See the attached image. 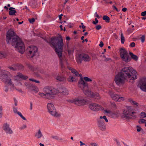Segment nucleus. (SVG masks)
Wrapping results in <instances>:
<instances>
[{
	"instance_id": "nucleus-1",
	"label": "nucleus",
	"mask_w": 146,
	"mask_h": 146,
	"mask_svg": "<svg viewBox=\"0 0 146 146\" xmlns=\"http://www.w3.org/2000/svg\"><path fill=\"white\" fill-rule=\"evenodd\" d=\"M137 73L131 67H125L116 76L115 81L117 85H120L124 84L127 78L134 80L137 78Z\"/></svg>"
},
{
	"instance_id": "nucleus-2",
	"label": "nucleus",
	"mask_w": 146,
	"mask_h": 146,
	"mask_svg": "<svg viewBox=\"0 0 146 146\" xmlns=\"http://www.w3.org/2000/svg\"><path fill=\"white\" fill-rule=\"evenodd\" d=\"M9 75H11V74L9 72L5 70H2L0 72V79L5 84L10 86L11 90H14L15 87L11 78L9 76Z\"/></svg>"
},
{
	"instance_id": "nucleus-3",
	"label": "nucleus",
	"mask_w": 146,
	"mask_h": 146,
	"mask_svg": "<svg viewBox=\"0 0 146 146\" xmlns=\"http://www.w3.org/2000/svg\"><path fill=\"white\" fill-rule=\"evenodd\" d=\"M44 93H39V95L43 98L50 99L52 98L53 96L56 95L57 91L54 88L46 87L44 89Z\"/></svg>"
},
{
	"instance_id": "nucleus-4",
	"label": "nucleus",
	"mask_w": 146,
	"mask_h": 146,
	"mask_svg": "<svg viewBox=\"0 0 146 146\" xmlns=\"http://www.w3.org/2000/svg\"><path fill=\"white\" fill-rule=\"evenodd\" d=\"M46 41L50 46H64L62 37L61 35L58 36H54L46 40Z\"/></svg>"
},
{
	"instance_id": "nucleus-5",
	"label": "nucleus",
	"mask_w": 146,
	"mask_h": 146,
	"mask_svg": "<svg viewBox=\"0 0 146 146\" xmlns=\"http://www.w3.org/2000/svg\"><path fill=\"white\" fill-rule=\"evenodd\" d=\"M7 40V43L11 42L16 46H18V36H17L15 32L11 30L8 31L6 35Z\"/></svg>"
},
{
	"instance_id": "nucleus-6",
	"label": "nucleus",
	"mask_w": 146,
	"mask_h": 146,
	"mask_svg": "<svg viewBox=\"0 0 146 146\" xmlns=\"http://www.w3.org/2000/svg\"><path fill=\"white\" fill-rule=\"evenodd\" d=\"M122 117L124 119H135L136 118V113L134 112L130 107H128L123 111Z\"/></svg>"
},
{
	"instance_id": "nucleus-7",
	"label": "nucleus",
	"mask_w": 146,
	"mask_h": 146,
	"mask_svg": "<svg viewBox=\"0 0 146 146\" xmlns=\"http://www.w3.org/2000/svg\"><path fill=\"white\" fill-rule=\"evenodd\" d=\"M48 110L49 113L52 116L56 117L60 116V114L58 113L54 106L51 103H48L47 106Z\"/></svg>"
},
{
	"instance_id": "nucleus-8",
	"label": "nucleus",
	"mask_w": 146,
	"mask_h": 146,
	"mask_svg": "<svg viewBox=\"0 0 146 146\" xmlns=\"http://www.w3.org/2000/svg\"><path fill=\"white\" fill-rule=\"evenodd\" d=\"M120 55L122 60L126 62H129L131 58L129 57L127 52L123 48H121L120 50Z\"/></svg>"
},
{
	"instance_id": "nucleus-9",
	"label": "nucleus",
	"mask_w": 146,
	"mask_h": 146,
	"mask_svg": "<svg viewBox=\"0 0 146 146\" xmlns=\"http://www.w3.org/2000/svg\"><path fill=\"white\" fill-rule=\"evenodd\" d=\"M90 58L87 54L82 53L79 54L76 60L78 63H81L82 60L85 62H89L90 61Z\"/></svg>"
},
{
	"instance_id": "nucleus-10",
	"label": "nucleus",
	"mask_w": 146,
	"mask_h": 146,
	"mask_svg": "<svg viewBox=\"0 0 146 146\" xmlns=\"http://www.w3.org/2000/svg\"><path fill=\"white\" fill-rule=\"evenodd\" d=\"M142 90L146 92V78H142L140 79L137 85Z\"/></svg>"
},
{
	"instance_id": "nucleus-11",
	"label": "nucleus",
	"mask_w": 146,
	"mask_h": 146,
	"mask_svg": "<svg viewBox=\"0 0 146 146\" xmlns=\"http://www.w3.org/2000/svg\"><path fill=\"white\" fill-rule=\"evenodd\" d=\"M30 50L27 54V56L28 58H32L37 53L38 48L36 46H29Z\"/></svg>"
},
{
	"instance_id": "nucleus-12",
	"label": "nucleus",
	"mask_w": 146,
	"mask_h": 146,
	"mask_svg": "<svg viewBox=\"0 0 146 146\" xmlns=\"http://www.w3.org/2000/svg\"><path fill=\"white\" fill-rule=\"evenodd\" d=\"M86 102V100L82 99L80 97L76 98L72 100V103L78 106L85 104Z\"/></svg>"
},
{
	"instance_id": "nucleus-13",
	"label": "nucleus",
	"mask_w": 146,
	"mask_h": 146,
	"mask_svg": "<svg viewBox=\"0 0 146 146\" xmlns=\"http://www.w3.org/2000/svg\"><path fill=\"white\" fill-rule=\"evenodd\" d=\"M109 94L111 98L115 101L120 102L124 100V98L123 97H120L118 95L115 94L111 91H110Z\"/></svg>"
},
{
	"instance_id": "nucleus-14",
	"label": "nucleus",
	"mask_w": 146,
	"mask_h": 146,
	"mask_svg": "<svg viewBox=\"0 0 146 146\" xmlns=\"http://www.w3.org/2000/svg\"><path fill=\"white\" fill-rule=\"evenodd\" d=\"M89 107L91 110L94 111H97L103 109V108L101 106L96 103L90 104L89 105Z\"/></svg>"
},
{
	"instance_id": "nucleus-15",
	"label": "nucleus",
	"mask_w": 146,
	"mask_h": 146,
	"mask_svg": "<svg viewBox=\"0 0 146 146\" xmlns=\"http://www.w3.org/2000/svg\"><path fill=\"white\" fill-rule=\"evenodd\" d=\"M55 51L58 57L62 58V46H52Z\"/></svg>"
},
{
	"instance_id": "nucleus-16",
	"label": "nucleus",
	"mask_w": 146,
	"mask_h": 146,
	"mask_svg": "<svg viewBox=\"0 0 146 146\" xmlns=\"http://www.w3.org/2000/svg\"><path fill=\"white\" fill-rule=\"evenodd\" d=\"M57 91L56 95L58 92L64 95H68L69 94V91L68 90L64 87L61 86L59 88L58 90L55 89Z\"/></svg>"
},
{
	"instance_id": "nucleus-17",
	"label": "nucleus",
	"mask_w": 146,
	"mask_h": 146,
	"mask_svg": "<svg viewBox=\"0 0 146 146\" xmlns=\"http://www.w3.org/2000/svg\"><path fill=\"white\" fill-rule=\"evenodd\" d=\"M98 122L99 128L102 131H105L106 129V126L103 120L99 119Z\"/></svg>"
},
{
	"instance_id": "nucleus-18",
	"label": "nucleus",
	"mask_w": 146,
	"mask_h": 146,
	"mask_svg": "<svg viewBox=\"0 0 146 146\" xmlns=\"http://www.w3.org/2000/svg\"><path fill=\"white\" fill-rule=\"evenodd\" d=\"M25 85L29 90L35 91L37 90L36 87L34 86L32 84L29 82H26L25 83Z\"/></svg>"
},
{
	"instance_id": "nucleus-19",
	"label": "nucleus",
	"mask_w": 146,
	"mask_h": 146,
	"mask_svg": "<svg viewBox=\"0 0 146 146\" xmlns=\"http://www.w3.org/2000/svg\"><path fill=\"white\" fill-rule=\"evenodd\" d=\"M82 87L83 88L82 89V90L84 91V93L88 97L92 98L93 92L88 89V86L87 88L84 87L83 86Z\"/></svg>"
},
{
	"instance_id": "nucleus-20",
	"label": "nucleus",
	"mask_w": 146,
	"mask_h": 146,
	"mask_svg": "<svg viewBox=\"0 0 146 146\" xmlns=\"http://www.w3.org/2000/svg\"><path fill=\"white\" fill-rule=\"evenodd\" d=\"M79 76L81 77L80 80L78 82V86L80 87H81L80 85L81 84L83 86H84V87L86 88H88V83L86 82H85L83 79L82 77V75L81 74H79Z\"/></svg>"
},
{
	"instance_id": "nucleus-21",
	"label": "nucleus",
	"mask_w": 146,
	"mask_h": 146,
	"mask_svg": "<svg viewBox=\"0 0 146 146\" xmlns=\"http://www.w3.org/2000/svg\"><path fill=\"white\" fill-rule=\"evenodd\" d=\"M3 126V129L5 131L6 133L9 134H11L12 133V131L9 127L8 124L6 123L4 124Z\"/></svg>"
},
{
	"instance_id": "nucleus-22",
	"label": "nucleus",
	"mask_w": 146,
	"mask_h": 146,
	"mask_svg": "<svg viewBox=\"0 0 146 146\" xmlns=\"http://www.w3.org/2000/svg\"><path fill=\"white\" fill-rule=\"evenodd\" d=\"M28 78V76L22 74L21 73H19V84L20 85H22V83L20 82H19L21 80H25Z\"/></svg>"
},
{
	"instance_id": "nucleus-23",
	"label": "nucleus",
	"mask_w": 146,
	"mask_h": 146,
	"mask_svg": "<svg viewBox=\"0 0 146 146\" xmlns=\"http://www.w3.org/2000/svg\"><path fill=\"white\" fill-rule=\"evenodd\" d=\"M78 78L74 76H70L67 79L68 81L69 82H76L77 81Z\"/></svg>"
},
{
	"instance_id": "nucleus-24",
	"label": "nucleus",
	"mask_w": 146,
	"mask_h": 146,
	"mask_svg": "<svg viewBox=\"0 0 146 146\" xmlns=\"http://www.w3.org/2000/svg\"><path fill=\"white\" fill-rule=\"evenodd\" d=\"M56 79L60 82H65L66 81V78L63 76L58 75L55 77Z\"/></svg>"
},
{
	"instance_id": "nucleus-25",
	"label": "nucleus",
	"mask_w": 146,
	"mask_h": 146,
	"mask_svg": "<svg viewBox=\"0 0 146 146\" xmlns=\"http://www.w3.org/2000/svg\"><path fill=\"white\" fill-rule=\"evenodd\" d=\"M43 136L42 134L40 129H39L35 135V137L38 139L40 138Z\"/></svg>"
},
{
	"instance_id": "nucleus-26",
	"label": "nucleus",
	"mask_w": 146,
	"mask_h": 146,
	"mask_svg": "<svg viewBox=\"0 0 146 146\" xmlns=\"http://www.w3.org/2000/svg\"><path fill=\"white\" fill-rule=\"evenodd\" d=\"M8 68L11 70L13 71L17 70L18 68V66L17 65H13L11 66H9Z\"/></svg>"
},
{
	"instance_id": "nucleus-27",
	"label": "nucleus",
	"mask_w": 146,
	"mask_h": 146,
	"mask_svg": "<svg viewBox=\"0 0 146 146\" xmlns=\"http://www.w3.org/2000/svg\"><path fill=\"white\" fill-rule=\"evenodd\" d=\"M15 8L13 7H10L9 9V14L11 15H15V13H16V11L15 10Z\"/></svg>"
},
{
	"instance_id": "nucleus-28",
	"label": "nucleus",
	"mask_w": 146,
	"mask_h": 146,
	"mask_svg": "<svg viewBox=\"0 0 146 146\" xmlns=\"http://www.w3.org/2000/svg\"><path fill=\"white\" fill-rule=\"evenodd\" d=\"M134 26L133 25H131L129 27L127 30V32L128 34H130L133 32L134 30Z\"/></svg>"
},
{
	"instance_id": "nucleus-29",
	"label": "nucleus",
	"mask_w": 146,
	"mask_h": 146,
	"mask_svg": "<svg viewBox=\"0 0 146 146\" xmlns=\"http://www.w3.org/2000/svg\"><path fill=\"white\" fill-rule=\"evenodd\" d=\"M7 54V53L6 52H0V59L6 57Z\"/></svg>"
},
{
	"instance_id": "nucleus-30",
	"label": "nucleus",
	"mask_w": 146,
	"mask_h": 146,
	"mask_svg": "<svg viewBox=\"0 0 146 146\" xmlns=\"http://www.w3.org/2000/svg\"><path fill=\"white\" fill-rule=\"evenodd\" d=\"M92 98H94L98 100L100 98V97L99 96V95L97 93H93L92 95Z\"/></svg>"
},
{
	"instance_id": "nucleus-31",
	"label": "nucleus",
	"mask_w": 146,
	"mask_h": 146,
	"mask_svg": "<svg viewBox=\"0 0 146 146\" xmlns=\"http://www.w3.org/2000/svg\"><path fill=\"white\" fill-rule=\"evenodd\" d=\"M129 54L132 58L135 61H137L138 59V57L136 55H134L131 52H130Z\"/></svg>"
},
{
	"instance_id": "nucleus-32",
	"label": "nucleus",
	"mask_w": 146,
	"mask_h": 146,
	"mask_svg": "<svg viewBox=\"0 0 146 146\" xmlns=\"http://www.w3.org/2000/svg\"><path fill=\"white\" fill-rule=\"evenodd\" d=\"M13 80L16 85H17L18 82V75L14 76L13 77Z\"/></svg>"
},
{
	"instance_id": "nucleus-33",
	"label": "nucleus",
	"mask_w": 146,
	"mask_h": 146,
	"mask_svg": "<svg viewBox=\"0 0 146 146\" xmlns=\"http://www.w3.org/2000/svg\"><path fill=\"white\" fill-rule=\"evenodd\" d=\"M19 52L23 54L25 51V46H19Z\"/></svg>"
},
{
	"instance_id": "nucleus-34",
	"label": "nucleus",
	"mask_w": 146,
	"mask_h": 146,
	"mask_svg": "<svg viewBox=\"0 0 146 146\" xmlns=\"http://www.w3.org/2000/svg\"><path fill=\"white\" fill-rule=\"evenodd\" d=\"M129 102L131 103V104L135 105L137 106H138V104L136 102L133 101L132 99L130 98L128 99Z\"/></svg>"
},
{
	"instance_id": "nucleus-35",
	"label": "nucleus",
	"mask_w": 146,
	"mask_h": 146,
	"mask_svg": "<svg viewBox=\"0 0 146 146\" xmlns=\"http://www.w3.org/2000/svg\"><path fill=\"white\" fill-rule=\"evenodd\" d=\"M103 19L107 23H109L110 21L109 17L107 15H104L103 17Z\"/></svg>"
},
{
	"instance_id": "nucleus-36",
	"label": "nucleus",
	"mask_w": 146,
	"mask_h": 146,
	"mask_svg": "<svg viewBox=\"0 0 146 146\" xmlns=\"http://www.w3.org/2000/svg\"><path fill=\"white\" fill-rule=\"evenodd\" d=\"M59 60H60V64L61 66V68L62 69L64 68H65V66L64 64H63V62L62 59V58H59Z\"/></svg>"
},
{
	"instance_id": "nucleus-37",
	"label": "nucleus",
	"mask_w": 146,
	"mask_h": 146,
	"mask_svg": "<svg viewBox=\"0 0 146 146\" xmlns=\"http://www.w3.org/2000/svg\"><path fill=\"white\" fill-rule=\"evenodd\" d=\"M27 65L29 69L33 71H34L35 70V69L30 64H27Z\"/></svg>"
},
{
	"instance_id": "nucleus-38",
	"label": "nucleus",
	"mask_w": 146,
	"mask_h": 146,
	"mask_svg": "<svg viewBox=\"0 0 146 146\" xmlns=\"http://www.w3.org/2000/svg\"><path fill=\"white\" fill-rule=\"evenodd\" d=\"M140 118H144L146 117V113L144 112H142L140 114Z\"/></svg>"
},
{
	"instance_id": "nucleus-39",
	"label": "nucleus",
	"mask_w": 146,
	"mask_h": 146,
	"mask_svg": "<svg viewBox=\"0 0 146 146\" xmlns=\"http://www.w3.org/2000/svg\"><path fill=\"white\" fill-rule=\"evenodd\" d=\"M121 43L123 44L125 42V38L124 37L122 33H121Z\"/></svg>"
},
{
	"instance_id": "nucleus-40",
	"label": "nucleus",
	"mask_w": 146,
	"mask_h": 146,
	"mask_svg": "<svg viewBox=\"0 0 146 146\" xmlns=\"http://www.w3.org/2000/svg\"><path fill=\"white\" fill-rule=\"evenodd\" d=\"M21 45V46H25L24 42L22 40L21 38L19 37V46Z\"/></svg>"
},
{
	"instance_id": "nucleus-41",
	"label": "nucleus",
	"mask_w": 146,
	"mask_h": 146,
	"mask_svg": "<svg viewBox=\"0 0 146 146\" xmlns=\"http://www.w3.org/2000/svg\"><path fill=\"white\" fill-rule=\"evenodd\" d=\"M100 119H102L103 118L105 119V121L106 122H108V120L107 119L105 115H104L103 116H101L100 117Z\"/></svg>"
},
{
	"instance_id": "nucleus-42",
	"label": "nucleus",
	"mask_w": 146,
	"mask_h": 146,
	"mask_svg": "<svg viewBox=\"0 0 146 146\" xmlns=\"http://www.w3.org/2000/svg\"><path fill=\"white\" fill-rule=\"evenodd\" d=\"M146 122V120L142 119H139V120L138 123H145Z\"/></svg>"
},
{
	"instance_id": "nucleus-43",
	"label": "nucleus",
	"mask_w": 146,
	"mask_h": 146,
	"mask_svg": "<svg viewBox=\"0 0 146 146\" xmlns=\"http://www.w3.org/2000/svg\"><path fill=\"white\" fill-rule=\"evenodd\" d=\"M51 137L53 139H55L58 140H62V138L59 139V138L56 136H52Z\"/></svg>"
},
{
	"instance_id": "nucleus-44",
	"label": "nucleus",
	"mask_w": 146,
	"mask_h": 146,
	"mask_svg": "<svg viewBox=\"0 0 146 146\" xmlns=\"http://www.w3.org/2000/svg\"><path fill=\"white\" fill-rule=\"evenodd\" d=\"M110 104L111 105V106L113 108H117V106L115 104L114 102H110Z\"/></svg>"
},
{
	"instance_id": "nucleus-45",
	"label": "nucleus",
	"mask_w": 146,
	"mask_h": 146,
	"mask_svg": "<svg viewBox=\"0 0 146 146\" xmlns=\"http://www.w3.org/2000/svg\"><path fill=\"white\" fill-rule=\"evenodd\" d=\"M84 79L86 82H92V80L91 79L87 77H84Z\"/></svg>"
},
{
	"instance_id": "nucleus-46",
	"label": "nucleus",
	"mask_w": 146,
	"mask_h": 146,
	"mask_svg": "<svg viewBox=\"0 0 146 146\" xmlns=\"http://www.w3.org/2000/svg\"><path fill=\"white\" fill-rule=\"evenodd\" d=\"M140 39L141 40V42L142 43H143L145 39V35H142L141 37H140Z\"/></svg>"
},
{
	"instance_id": "nucleus-47",
	"label": "nucleus",
	"mask_w": 146,
	"mask_h": 146,
	"mask_svg": "<svg viewBox=\"0 0 146 146\" xmlns=\"http://www.w3.org/2000/svg\"><path fill=\"white\" fill-rule=\"evenodd\" d=\"M24 67L21 64H19V70H23L24 69Z\"/></svg>"
},
{
	"instance_id": "nucleus-48",
	"label": "nucleus",
	"mask_w": 146,
	"mask_h": 146,
	"mask_svg": "<svg viewBox=\"0 0 146 146\" xmlns=\"http://www.w3.org/2000/svg\"><path fill=\"white\" fill-rule=\"evenodd\" d=\"M29 21L30 23H33L35 21V20L34 18H32L29 19Z\"/></svg>"
},
{
	"instance_id": "nucleus-49",
	"label": "nucleus",
	"mask_w": 146,
	"mask_h": 146,
	"mask_svg": "<svg viewBox=\"0 0 146 146\" xmlns=\"http://www.w3.org/2000/svg\"><path fill=\"white\" fill-rule=\"evenodd\" d=\"M19 116L23 120H26V118L23 116L21 113L19 112Z\"/></svg>"
},
{
	"instance_id": "nucleus-50",
	"label": "nucleus",
	"mask_w": 146,
	"mask_h": 146,
	"mask_svg": "<svg viewBox=\"0 0 146 146\" xmlns=\"http://www.w3.org/2000/svg\"><path fill=\"white\" fill-rule=\"evenodd\" d=\"M27 128V125L26 124L23 125L21 126L20 128V129L22 130L24 129H25Z\"/></svg>"
},
{
	"instance_id": "nucleus-51",
	"label": "nucleus",
	"mask_w": 146,
	"mask_h": 146,
	"mask_svg": "<svg viewBox=\"0 0 146 146\" xmlns=\"http://www.w3.org/2000/svg\"><path fill=\"white\" fill-rule=\"evenodd\" d=\"M137 130L138 132L140 131H141L142 129L140 126H137Z\"/></svg>"
},
{
	"instance_id": "nucleus-52",
	"label": "nucleus",
	"mask_w": 146,
	"mask_h": 146,
	"mask_svg": "<svg viewBox=\"0 0 146 146\" xmlns=\"http://www.w3.org/2000/svg\"><path fill=\"white\" fill-rule=\"evenodd\" d=\"M96 28L97 30H99L102 28V27L100 25H99L96 27Z\"/></svg>"
},
{
	"instance_id": "nucleus-53",
	"label": "nucleus",
	"mask_w": 146,
	"mask_h": 146,
	"mask_svg": "<svg viewBox=\"0 0 146 146\" xmlns=\"http://www.w3.org/2000/svg\"><path fill=\"white\" fill-rule=\"evenodd\" d=\"M17 108L15 106H14L13 107V111L15 113H17V114H18V112L17 111Z\"/></svg>"
},
{
	"instance_id": "nucleus-54",
	"label": "nucleus",
	"mask_w": 146,
	"mask_h": 146,
	"mask_svg": "<svg viewBox=\"0 0 146 146\" xmlns=\"http://www.w3.org/2000/svg\"><path fill=\"white\" fill-rule=\"evenodd\" d=\"M95 19L96 21L95 22V21H93V23L94 24L96 25L98 23V20L97 19V18H95Z\"/></svg>"
},
{
	"instance_id": "nucleus-55",
	"label": "nucleus",
	"mask_w": 146,
	"mask_h": 146,
	"mask_svg": "<svg viewBox=\"0 0 146 146\" xmlns=\"http://www.w3.org/2000/svg\"><path fill=\"white\" fill-rule=\"evenodd\" d=\"M70 68H71L70 67ZM69 69L71 70V72L74 74L76 71V70L75 69H70V68H69Z\"/></svg>"
},
{
	"instance_id": "nucleus-56",
	"label": "nucleus",
	"mask_w": 146,
	"mask_h": 146,
	"mask_svg": "<svg viewBox=\"0 0 146 146\" xmlns=\"http://www.w3.org/2000/svg\"><path fill=\"white\" fill-rule=\"evenodd\" d=\"M38 72L41 73V74H44L45 73V72L44 71L43 69H38Z\"/></svg>"
},
{
	"instance_id": "nucleus-57",
	"label": "nucleus",
	"mask_w": 146,
	"mask_h": 146,
	"mask_svg": "<svg viewBox=\"0 0 146 146\" xmlns=\"http://www.w3.org/2000/svg\"><path fill=\"white\" fill-rule=\"evenodd\" d=\"M79 27L80 28L82 27L83 29H85L86 28V27L84 25L83 23H81V25L79 26Z\"/></svg>"
},
{
	"instance_id": "nucleus-58",
	"label": "nucleus",
	"mask_w": 146,
	"mask_h": 146,
	"mask_svg": "<svg viewBox=\"0 0 146 146\" xmlns=\"http://www.w3.org/2000/svg\"><path fill=\"white\" fill-rule=\"evenodd\" d=\"M141 15L143 16L146 15V11L142 12L141 13Z\"/></svg>"
},
{
	"instance_id": "nucleus-59",
	"label": "nucleus",
	"mask_w": 146,
	"mask_h": 146,
	"mask_svg": "<svg viewBox=\"0 0 146 146\" xmlns=\"http://www.w3.org/2000/svg\"><path fill=\"white\" fill-rule=\"evenodd\" d=\"M112 7H113V9L114 10H115L116 11H117V12H118L119 11V10H118L117 9V8L116 7H115V6H114L113 5V6Z\"/></svg>"
},
{
	"instance_id": "nucleus-60",
	"label": "nucleus",
	"mask_w": 146,
	"mask_h": 146,
	"mask_svg": "<svg viewBox=\"0 0 146 146\" xmlns=\"http://www.w3.org/2000/svg\"><path fill=\"white\" fill-rule=\"evenodd\" d=\"M14 101L15 102V106H15V107H17V106L18 104H17V100H16V99H14Z\"/></svg>"
},
{
	"instance_id": "nucleus-61",
	"label": "nucleus",
	"mask_w": 146,
	"mask_h": 146,
	"mask_svg": "<svg viewBox=\"0 0 146 146\" xmlns=\"http://www.w3.org/2000/svg\"><path fill=\"white\" fill-rule=\"evenodd\" d=\"M90 145L92 146H98L97 144L96 143H91Z\"/></svg>"
},
{
	"instance_id": "nucleus-62",
	"label": "nucleus",
	"mask_w": 146,
	"mask_h": 146,
	"mask_svg": "<svg viewBox=\"0 0 146 146\" xmlns=\"http://www.w3.org/2000/svg\"><path fill=\"white\" fill-rule=\"evenodd\" d=\"M74 74L75 75V76H78L79 73L78 72L76 71V72L74 73Z\"/></svg>"
},
{
	"instance_id": "nucleus-63",
	"label": "nucleus",
	"mask_w": 146,
	"mask_h": 146,
	"mask_svg": "<svg viewBox=\"0 0 146 146\" xmlns=\"http://www.w3.org/2000/svg\"><path fill=\"white\" fill-rule=\"evenodd\" d=\"M129 46H135V43L133 42H132L130 43Z\"/></svg>"
},
{
	"instance_id": "nucleus-64",
	"label": "nucleus",
	"mask_w": 146,
	"mask_h": 146,
	"mask_svg": "<svg viewBox=\"0 0 146 146\" xmlns=\"http://www.w3.org/2000/svg\"><path fill=\"white\" fill-rule=\"evenodd\" d=\"M127 8H123L122 9V11L123 12H125L127 11Z\"/></svg>"
}]
</instances>
